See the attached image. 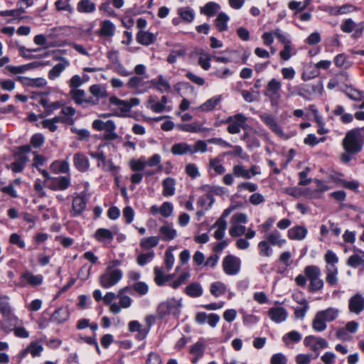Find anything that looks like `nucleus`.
I'll use <instances>...</instances> for the list:
<instances>
[{
	"instance_id": "f257e3e1",
	"label": "nucleus",
	"mask_w": 364,
	"mask_h": 364,
	"mask_svg": "<svg viewBox=\"0 0 364 364\" xmlns=\"http://www.w3.org/2000/svg\"><path fill=\"white\" fill-rule=\"evenodd\" d=\"M304 274H299L296 279V284L299 287H305L306 279L310 282L309 286V291L314 292L321 290L323 287V281L321 279V269L315 265H309L304 268Z\"/></svg>"
},
{
	"instance_id": "f03ea898",
	"label": "nucleus",
	"mask_w": 364,
	"mask_h": 364,
	"mask_svg": "<svg viewBox=\"0 0 364 364\" xmlns=\"http://www.w3.org/2000/svg\"><path fill=\"white\" fill-rule=\"evenodd\" d=\"M286 242L279 230H274L268 232L265 235L264 240L258 243L259 254L262 257H269L273 252L271 246L282 247Z\"/></svg>"
},
{
	"instance_id": "7ed1b4c3",
	"label": "nucleus",
	"mask_w": 364,
	"mask_h": 364,
	"mask_svg": "<svg viewBox=\"0 0 364 364\" xmlns=\"http://www.w3.org/2000/svg\"><path fill=\"white\" fill-rule=\"evenodd\" d=\"M360 129H353L348 131L342 141V145L346 154L353 155L362 150L363 141Z\"/></svg>"
},
{
	"instance_id": "20e7f679",
	"label": "nucleus",
	"mask_w": 364,
	"mask_h": 364,
	"mask_svg": "<svg viewBox=\"0 0 364 364\" xmlns=\"http://www.w3.org/2000/svg\"><path fill=\"white\" fill-rule=\"evenodd\" d=\"M207 151V144L205 141L198 140L195 144H189L186 142H179L173 144L171 152L174 155L181 156L193 154L196 153H204Z\"/></svg>"
},
{
	"instance_id": "39448f33",
	"label": "nucleus",
	"mask_w": 364,
	"mask_h": 364,
	"mask_svg": "<svg viewBox=\"0 0 364 364\" xmlns=\"http://www.w3.org/2000/svg\"><path fill=\"white\" fill-rule=\"evenodd\" d=\"M282 83L276 78H272L266 85L264 95L268 98L272 107H278L282 98Z\"/></svg>"
},
{
	"instance_id": "423d86ee",
	"label": "nucleus",
	"mask_w": 364,
	"mask_h": 364,
	"mask_svg": "<svg viewBox=\"0 0 364 364\" xmlns=\"http://www.w3.org/2000/svg\"><path fill=\"white\" fill-rule=\"evenodd\" d=\"M122 276L121 269L107 267L105 272L100 277L99 282L102 288L109 289L117 284L122 279Z\"/></svg>"
},
{
	"instance_id": "0eeeda50",
	"label": "nucleus",
	"mask_w": 364,
	"mask_h": 364,
	"mask_svg": "<svg viewBox=\"0 0 364 364\" xmlns=\"http://www.w3.org/2000/svg\"><path fill=\"white\" fill-rule=\"evenodd\" d=\"M181 302L176 299H169L161 302L157 308L156 314L159 318H164L169 314L178 315L181 311Z\"/></svg>"
},
{
	"instance_id": "6e6552de",
	"label": "nucleus",
	"mask_w": 364,
	"mask_h": 364,
	"mask_svg": "<svg viewBox=\"0 0 364 364\" xmlns=\"http://www.w3.org/2000/svg\"><path fill=\"white\" fill-rule=\"evenodd\" d=\"M247 117L242 114H236L233 116L229 117L226 119L228 124L227 130L230 134H238L241 129L247 130V125L246 124Z\"/></svg>"
},
{
	"instance_id": "1a4fd4ad",
	"label": "nucleus",
	"mask_w": 364,
	"mask_h": 364,
	"mask_svg": "<svg viewBox=\"0 0 364 364\" xmlns=\"http://www.w3.org/2000/svg\"><path fill=\"white\" fill-rule=\"evenodd\" d=\"M159 162L160 161H130L129 166L133 171L138 172L144 170L146 166L153 167L156 166L157 170L156 171H148L146 172V175L151 176L162 171V166L159 164Z\"/></svg>"
},
{
	"instance_id": "9d476101",
	"label": "nucleus",
	"mask_w": 364,
	"mask_h": 364,
	"mask_svg": "<svg viewBox=\"0 0 364 364\" xmlns=\"http://www.w3.org/2000/svg\"><path fill=\"white\" fill-rule=\"evenodd\" d=\"M148 76L134 75L131 77L127 82V87L130 89H134L138 93L145 92L151 88L150 81H146Z\"/></svg>"
},
{
	"instance_id": "9b49d317",
	"label": "nucleus",
	"mask_w": 364,
	"mask_h": 364,
	"mask_svg": "<svg viewBox=\"0 0 364 364\" xmlns=\"http://www.w3.org/2000/svg\"><path fill=\"white\" fill-rule=\"evenodd\" d=\"M69 95L71 99L77 105H82L84 103L90 105H97L98 104V100L94 99L93 97H86V93L85 90L81 89H73L70 90Z\"/></svg>"
},
{
	"instance_id": "f8f14e48",
	"label": "nucleus",
	"mask_w": 364,
	"mask_h": 364,
	"mask_svg": "<svg viewBox=\"0 0 364 364\" xmlns=\"http://www.w3.org/2000/svg\"><path fill=\"white\" fill-rule=\"evenodd\" d=\"M223 268L228 275H235L240 269V259L232 255H227L223 260Z\"/></svg>"
},
{
	"instance_id": "ddd939ff",
	"label": "nucleus",
	"mask_w": 364,
	"mask_h": 364,
	"mask_svg": "<svg viewBox=\"0 0 364 364\" xmlns=\"http://www.w3.org/2000/svg\"><path fill=\"white\" fill-rule=\"evenodd\" d=\"M261 120L277 135L287 139V135L284 134L281 127L277 124L276 119L271 114L264 113L259 116Z\"/></svg>"
},
{
	"instance_id": "4468645a",
	"label": "nucleus",
	"mask_w": 364,
	"mask_h": 364,
	"mask_svg": "<svg viewBox=\"0 0 364 364\" xmlns=\"http://www.w3.org/2000/svg\"><path fill=\"white\" fill-rule=\"evenodd\" d=\"M348 309L350 313L359 315L364 310V296L356 293L348 300Z\"/></svg>"
},
{
	"instance_id": "2eb2a0df",
	"label": "nucleus",
	"mask_w": 364,
	"mask_h": 364,
	"mask_svg": "<svg viewBox=\"0 0 364 364\" xmlns=\"http://www.w3.org/2000/svg\"><path fill=\"white\" fill-rule=\"evenodd\" d=\"M220 321V316L216 314H207L205 312H198L195 317V321L200 325L206 322L212 328H215Z\"/></svg>"
},
{
	"instance_id": "dca6fc26",
	"label": "nucleus",
	"mask_w": 364,
	"mask_h": 364,
	"mask_svg": "<svg viewBox=\"0 0 364 364\" xmlns=\"http://www.w3.org/2000/svg\"><path fill=\"white\" fill-rule=\"evenodd\" d=\"M87 205V200L85 197L79 195L75 197L73 200L71 215L73 217L80 215L85 210Z\"/></svg>"
},
{
	"instance_id": "f3484780",
	"label": "nucleus",
	"mask_w": 364,
	"mask_h": 364,
	"mask_svg": "<svg viewBox=\"0 0 364 364\" xmlns=\"http://www.w3.org/2000/svg\"><path fill=\"white\" fill-rule=\"evenodd\" d=\"M22 285L30 284L31 286H38L43 283V277L41 274H33L29 271L24 272L21 276Z\"/></svg>"
},
{
	"instance_id": "a211bd4d",
	"label": "nucleus",
	"mask_w": 364,
	"mask_h": 364,
	"mask_svg": "<svg viewBox=\"0 0 364 364\" xmlns=\"http://www.w3.org/2000/svg\"><path fill=\"white\" fill-rule=\"evenodd\" d=\"M150 85L151 87H155L161 93L169 92L171 90V85L162 75H159L157 78L150 80Z\"/></svg>"
},
{
	"instance_id": "6ab92c4d",
	"label": "nucleus",
	"mask_w": 364,
	"mask_h": 364,
	"mask_svg": "<svg viewBox=\"0 0 364 364\" xmlns=\"http://www.w3.org/2000/svg\"><path fill=\"white\" fill-rule=\"evenodd\" d=\"M270 318L276 323H281L286 320L287 312L283 307H272L268 311Z\"/></svg>"
},
{
	"instance_id": "aec40b11",
	"label": "nucleus",
	"mask_w": 364,
	"mask_h": 364,
	"mask_svg": "<svg viewBox=\"0 0 364 364\" xmlns=\"http://www.w3.org/2000/svg\"><path fill=\"white\" fill-rule=\"evenodd\" d=\"M307 229L304 226L296 225L288 230V237L294 240H302L307 235Z\"/></svg>"
},
{
	"instance_id": "412c9836",
	"label": "nucleus",
	"mask_w": 364,
	"mask_h": 364,
	"mask_svg": "<svg viewBox=\"0 0 364 364\" xmlns=\"http://www.w3.org/2000/svg\"><path fill=\"white\" fill-rule=\"evenodd\" d=\"M136 39L143 46H149L155 42L156 36L154 33L140 30L136 34Z\"/></svg>"
},
{
	"instance_id": "4be33fe9",
	"label": "nucleus",
	"mask_w": 364,
	"mask_h": 364,
	"mask_svg": "<svg viewBox=\"0 0 364 364\" xmlns=\"http://www.w3.org/2000/svg\"><path fill=\"white\" fill-rule=\"evenodd\" d=\"M160 239L164 241H171L176 236V230L169 224L162 225L159 230Z\"/></svg>"
},
{
	"instance_id": "5701e85b",
	"label": "nucleus",
	"mask_w": 364,
	"mask_h": 364,
	"mask_svg": "<svg viewBox=\"0 0 364 364\" xmlns=\"http://www.w3.org/2000/svg\"><path fill=\"white\" fill-rule=\"evenodd\" d=\"M242 139L245 141L249 147H258L259 146V141L256 136V132L251 128L245 132Z\"/></svg>"
},
{
	"instance_id": "b1692460",
	"label": "nucleus",
	"mask_w": 364,
	"mask_h": 364,
	"mask_svg": "<svg viewBox=\"0 0 364 364\" xmlns=\"http://www.w3.org/2000/svg\"><path fill=\"white\" fill-rule=\"evenodd\" d=\"M70 65L69 60H64L63 63H58L48 72V78L51 80H55Z\"/></svg>"
},
{
	"instance_id": "393cba45",
	"label": "nucleus",
	"mask_w": 364,
	"mask_h": 364,
	"mask_svg": "<svg viewBox=\"0 0 364 364\" xmlns=\"http://www.w3.org/2000/svg\"><path fill=\"white\" fill-rule=\"evenodd\" d=\"M185 294L188 296L196 298L200 296L203 293L202 286L198 282L189 284L184 289Z\"/></svg>"
},
{
	"instance_id": "a878e982",
	"label": "nucleus",
	"mask_w": 364,
	"mask_h": 364,
	"mask_svg": "<svg viewBox=\"0 0 364 364\" xmlns=\"http://www.w3.org/2000/svg\"><path fill=\"white\" fill-rule=\"evenodd\" d=\"M94 237L96 240L100 242H111L114 239V234L108 229L99 228L95 231Z\"/></svg>"
},
{
	"instance_id": "bb28decb",
	"label": "nucleus",
	"mask_w": 364,
	"mask_h": 364,
	"mask_svg": "<svg viewBox=\"0 0 364 364\" xmlns=\"http://www.w3.org/2000/svg\"><path fill=\"white\" fill-rule=\"evenodd\" d=\"M116 124L113 120L107 121V125L103 129L105 131L104 139L106 140H115L119 137V135L115 132Z\"/></svg>"
},
{
	"instance_id": "cd10ccee",
	"label": "nucleus",
	"mask_w": 364,
	"mask_h": 364,
	"mask_svg": "<svg viewBox=\"0 0 364 364\" xmlns=\"http://www.w3.org/2000/svg\"><path fill=\"white\" fill-rule=\"evenodd\" d=\"M357 251L358 253L351 255L347 261V265L353 268L364 265V252L360 250Z\"/></svg>"
},
{
	"instance_id": "c85d7f7f",
	"label": "nucleus",
	"mask_w": 364,
	"mask_h": 364,
	"mask_svg": "<svg viewBox=\"0 0 364 364\" xmlns=\"http://www.w3.org/2000/svg\"><path fill=\"white\" fill-rule=\"evenodd\" d=\"M163 196L165 197L172 196L175 193L176 181L172 178H166L163 181Z\"/></svg>"
},
{
	"instance_id": "c756f323",
	"label": "nucleus",
	"mask_w": 364,
	"mask_h": 364,
	"mask_svg": "<svg viewBox=\"0 0 364 364\" xmlns=\"http://www.w3.org/2000/svg\"><path fill=\"white\" fill-rule=\"evenodd\" d=\"M69 315L70 314L67 309L59 308L53 312L51 320L60 324L67 321L69 318Z\"/></svg>"
},
{
	"instance_id": "7c9ffc66",
	"label": "nucleus",
	"mask_w": 364,
	"mask_h": 364,
	"mask_svg": "<svg viewBox=\"0 0 364 364\" xmlns=\"http://www.w3.org/2000/svg\"><path fill=\"white\" fill-rule=\"evenodd\" d=\"M114 31L115 26L109 20H105L101 23L100 33L102 36L111 37L114 36Z\"/></svg>"
},
{
	"instance_id": "2f4dec72",
	"label": "nucleus",
	"mask_w": 364,
	"mask_h": 364,
	"mask_svg": "<svg viewBox=\"0 0 364 364\" xmlns=\"http://www.w3.org/2000/svg\"><path fill=\"white\" fill-rule=\"evenodd\" d=\"M130 289V287H126L118 291L117 296L119 298V305L122 308L127 309L132 305V299L129 296L124 294V292L129 291Z\"/></svg>"
},
{
	"instance_id": "473e14b6",
	"label": "nucleus",
	"mask_w": 364,
	"mask_h": 364,
	"mask_svg": "<svg viewBox=\"0 0 364 364\" xmlns=\"http://www.w3.org/2000/svg\"><path fill=\"white\" fill-rule=\"evenodd\" d=\"M339 311L335 308H328L317 312L326 322L334 321L338 316Z\"/></svg>"
},
{
	"instance_id": "72a5a7b5",
	"label": "nucleus",
	"mask_w": 364,
	"mask_h": 364,
	"mask_svg": "<svg viewBox=\"0 0 364 364\" xmlns=\"http://www.w3.org/2000/svg\"><path fill=\"white\" fill-rule=\"evenodd\" d=\"M43 349L42 343L38 341H32L27 346V350L33 358L41 356Z\"/></svg>"
},
{
	"instance_id": "f704fd0d",
	"label": "nucleus",
	"mask_w": 364,
	"mask_h": 364,
	"mask_svg": "<svg viewBox=\"0 0 364 364\" xmlns=\"http://www.w3.org/2000/svg\"><path fill=\"white\" fill-rule=\"evenodd\" d=\"M226 291V285L221 282H213L210 286V291L215 297H219L225 294Z\"/></svg>"
},
{
	"instance_id": "c9c22d12",
	"label": "nucleus",
	"mask_w": 364,
	"mask_h": 364,
	"mask_svg": "<svg viewBox=\"0 0 364 364\" xmlns=\"http://www.w3.org/2000/svg\"><path fill=\"white\" fill-rule=\"evenodd\" d=\"M314 181L316 184V188L311 191L310 196L313 198H319L323 192L329 189V187L321 180L314 179Z\"/></svg>"
},
{
	"instance_id": "e433bc0d",
	"label": "nucleus",
	"mask_w": 364,
	"mask_h": 364,
	"mask_svg": "<svg viewBox=\"0 0 364 364\" xmlns=\"http://www.w3.org/2000/svg\"><path fill=\"white\" fill-rule=\"evenodd\" d=\"M50 168L55 173H67L69 171V165L66 161H54Z\"/></svg>"
},
{
	"instance_id": "4c0bfd02",
	"label": "nucleus",
	"mask_w": 364,
	"mask_h": 364,
	"mask_svg": "<svg viewBox=\"0 0 364 364\" xmlns=\"http://www.w3.org/2000/svg\"><path fill=\"white\" fill-rule=\"evenodd\" d=\"M9 297L6 295H0V310L4 316L11 315L12 310L9 302Z\"/></svg>"
},
{
	"instance_id": "58836bf2",
	"label": "nucleus",
	"mask_w": 364,
	"mask_h": 364,
	"mask_svg": "<svg viewBox=\"0 0 364 364\" xmlns=\"http://www.w3.org/2000/svg\"><path fill=\"white\" fill-rule=\"evenodd\" d=\"M220 9L218 4L215 2H208L201 8L200 12L208 16H213Z\"/></svg>"
},
{
	"instance_id": "ea45409f",
	"label": "nucleus",
	"mask_w": 364,
	"mask_h": 364,
	"mask_svg": "<svg viewBox=\"0 0 364 364\" xmlns=\"http://www.w3.org/2000/svg\"><path fill=\"white\" fill-rule=\"evenodd\" d=\"M228 21L229 16L226 14L222 12L218 14L215 19V25L220 32L227 29Z\"/></svg>"
},
{
	"instance_id": "a19ab883",
	"label": "nucleus",
	"mask_w": 364,
	"mask_h": 364,
	"mask_svg": "<svg viewBox=\"0 0 364 364\" xmlns=\"http://www.w3.org/2000/svg\"><path fill=\"white\" fill-rule=\"evenodd\" d=\"M221 101V96L217 95L208 100L203 105H200V108L203 111L208 112L213 110Z\"/></svg>"
},
{
	"instance_id": "79ce46f5",
	"label": "nucleus",
	"mask_w": 364,
	"mask_h": 364,
	"mask_svg": "<svg viewBox=\"0 0 364 364\" xmlns=\"http://www.w3.org/2000/svg\"><path fill=\"white\" fill-rule=\"evenodd\" d=\"M77 9L81 13H91L95 9V4L90 0H81L78 2Z\"/></svg>"
},
{
	"instance_id": "37998d69",
	"label": "nucleus",
	"mask_w": 364,
	"mask_h": 364,
	"mask_svg": "<svg viewBox=\"0 0 364 364\" xmlns=\"http://www.w3.org/2000/svg\"><path fill=\"white\" fill-rule=\"evenodd\" d=\"M41 65V63L33 62L30 63L26 65H21V66H11L9 68L10 72L14 74L17 73H23L27 71L29 69L37 68L38 65Z\"/></svg>"
},
{
	"instance_id": "c03bdc74",
	"label": "nucleus",
	"mask_w": 364,
	"mask_h": 364,
	"mask_svg": "<svg viewBox=\"0 0 364 364\" xmlns=\"http://www.w3.org/2000/svg\"><path fill=\"white\" fill-rule=\"evenodd\" d=\"M178 14L181 16V18L188 22L191 23L193 21L195 14L193 11L189 7H181L179 8L177 11Z\"/></svg>"
},
{
	"instance_id": "a18cd8bd",
	"label": "nucleus",
	"mask_w": 364,
	"mask_h": 364,
	"mask_svg": "<svg viewBox=\"0 0 364 364\" xmlns=\"http://www.w3.org/2000/svg\"><path fill=\"white\" fill-rule=\"evenodd\" d=\"M159 240L158 236L144 237L140 241V246L144 249H151L158 245Z\"/></svg>"
},
{
	"instance_id": "49530a36",
	"label": "nucleus",
	"mask_w": 364,
	"mask_h": 364,
	"mask_svg": "<svg viewBox=\"0 0 364 364\" xmlns=\"http://www.w3.org/2000/svg\"><path fill=\"white\" fill-rule=\"evenodd\" d=\"M301 90L309 93V95H321L323 91V85L321 82H318L316 84L313 85H305L302 87Z\"/></svg>"
},
{
	"instance_id": "de8ad7c7",
	"label": "nucleus",
	"mask_w": 364,
	"mask_h": 364,
	"mask_svg": "<svg viewBox=\"0 0 364 364\" xmlns=\"http://www.w3.org/2000/svg\"><path fill=\"white\" fill-rule=\"evenodd\" d=\"M109 103L118 107L119 110L122 112H129V107L128 106L127 100H122L115 96L109 97Z\"/></svg>"
},
{
	"instance_id": "09e8293b",
	"label": "nucleus",
	"mask_w": 364,
	"mask_h": 364,
	"mask_svg": "<svg viewBox=\"0 0 364 364\" xmlns=\"http://www.w3.org/2000/svg\"><path fill=\"white\" fill-rule=\"evenodd\" d=\"M213 56L204 51H201L200 53V57L198 59V64L200 66L205 70H208L210 68V60H212Z\"/></svg>"
},
{
	"instance_id": "8fccbe9b",
	"label": "nucleus",
	"mask_w": 364,
	"mask_h": 364,
	"mask_svg": "<svg viewBox=\"0 0 364 364\" xmlns=\"http://www.w3.org/2000/svg\"><path fill=\"white\" fill-rule=\"evenodd\" d=\"M343 92L350 99L355 101H360L364 97L362 91L353 89L351 87H346Z\"/></svg>"
},
{
	"instance_id": "3c124183",
	"label": "nucleus",
	"mask_w": 364,
	"mask_h": 364,
	"mask_svg": "<svg viewBox=\"0 0 364 364\" xmlns=\"http://www.w3.org/2000/svg\"><path fill=\"white\" fill-rule=\"evenodd\" d=\"M312 328L318 332L323 331L327 328L326 322L317 313L313 320Z\"/></svg>"
},
{
	"instance_id": "603ef678",
	"label": "nucleus",
	"mask_w": 364,
	"mask_h": 364,
	"mask_svg": "<svg viewBox=\"0 0 364 364\" xmlns=\"http://www.w3.org/2000/svg\"><path fill=\"white\" fill-rule=\"evenodd\" d=\"M227 223L216 221L213 227H216L217 230L215 231L214 237L216 240H222L224 237L225 230L227 229Z\"/></svg>"
},
{
	"instance_id": "864d4df0",
	"label": "nucleus",
	"mask_w": 364,
	"mask_h": 364,
	"mask_svg": "<svg viewBox=\"0 0 364 364\" xmlns=\"http://www.w3.org/2000/svg\"><path fill=\"white\" fill-rule=\"evenodd\" d=\"M97 166L101 167L105 171H110L113 174H116L119 170V167L114 166L112 161H99Z\"/></svg>"
},
{
	"instance_id": "5fc2aeb1",
	"label": "nucleus",
	"mask_w": 364,
	"mask_h": 364,
	"mask_svg": "<svg viewBox=\"0 0 364 364\" xmlns=\"http://www.w3.org/2000/svg\"><path fill=\"white\" fill-rule=\"evenodd\" d=\"M56 188L60 191L67 189L70 185V179L68 176H60L54 179Z\"/></svg>"
},
{
	"instance_id": "6e6d98bb",
	"label": "nucleus",
	"mask_w": 364,
	"mask_h": 364,
	"mask_svg": "<svg viewBox=\"0 0 364 364\" xmlns=\"http://www.w3.org/2000/svg\"><path fill=\"white\" fill-rule=\"evenodd\" d=\"M155 256L154 251L147 252V253H141L138 255L136 258V262L140 266H144L148 262H151Z\"/></svg>"
},
{
	"instance_id": "4d7b16f0",
	"label": "nucleus",
	"mask_w": 364,
	"mask_h": 364,
	"mask_svg": "<svg viewBox=\"0 0 364 364\" xmlns=\"http://www.w3.org/2000/svg\"><path fill=\"white\" fill-rule=\"evenodd\" d=\"M233 173L239 178H250V171L242 165L235 166L233 167Z\"/></svg>"
},
{
	"instance_id": "13d9d810",
	"label": "nucleus",
	"mask_w": 364,
	"mask_h": 364,
	"mask_svg": "<svg viewBox=\"0 0 364 364\" xmlns=\"http://www.w3.org/2000/svg\"><path fill=\"white\" fill-rule=\"evenodd\" d=\"M205 346L203 343L198 341L193 345L190 349V353L198 358H201L204 354Z\"/></svg>"
},
{
	"instance_id": "bf43d9fd",
	"label": "nucleus",
	"mask_w": 364,
	"mask_h": 364,
	"mask_svg": "<svg viewBox=\"0 0 364 364\" xmlns=\"http://www.w3.org/2000/svg\"><path fill=\"white\" fill-rule=\"evenodd\" d=\"M90 92L99 100V98L106 96V91L100 85H93L89 88Z\"/></svg>"
},
{
	"instance_id": "052dcab7",
	"label": "nucleus",
	"mask_w": 364,
	"mask_h": 364,
	"mask_svg": "<svg viewBox=\"0 0 364 364\" xmlns=\"http://www.w3.org/2000/svg\"><path fill=\"white\" fill-rule=\"evenodd\" d=\"M147 107L156 113L162 112L165 109L164 107L159 102H156L152 97H150L147 101Z\"/></svg>"
},
{
	"instance_id": "680f3d73",
	"label": "nucleus",
	"mask_w": 364,
	"mask_h": 364,
	"mask_svg": "<svg viewBox=\"0 0 364 364\" xmlns=\"http://www.w3.org/2000/svg\"><path fill=\"white\" fill-rule=\"evenodd\" d=\"M178 128L180 130L191 133H196L203 131L202 127L198 124H179L178 125Z\"/></svg>"
},
{
	"instance_id": "e2e57ef3",
	"label": "nucleus",
	"mask_w": 364,
	"mask_h": 364,
	"mask_svg": "<svg viewBox=\"0 0 364 364\" xmlns=\"http://www.w3.org/2000/svg\"><path fill=\"white\" fill-rule=\"evenodd\" d=\"M328 346V343L326 340L323 338L317 337L316 340V343L312 346L311 349L316 353L315 358H316L319 355L318 350L326 348Z\"/></svg>"
},
{
	"instance_id": "0e129e2a",
	"label": "nucleus",
	"mask_w": 364,
	"mask_h": 364,
	"mask_svg": "<svg viewBox=\"0 0 364 364\" xmlns=\"http://www.w3.org/2000/svg\"><path fill=\"white\" fill-rule=\"evenodd\" d=\"M23 14V8L20 6V9H16L12 10H5L0 11V16H12L14 19L21 18L20 16Z\"/></svg>"
},
{
	"instance_id": "69168bd1",
	"label": "nucleus",
	"mask_w": 364,
	"mask_h": 364,
	"mask_svg": "<svg viewBox=\"0 0 364 364\" xmlns=\"http://www.w3.org/2000/svg\"><path fill=\"white\" fill-rule=\"evenodd\" d=\"M154 281L158 286H163L165 284V274L161 268L155 267L154 268Z\"/></svg>"
},
{
	"instance_id": "338daca9",
	"label": "nucleus",
	"mask_w": 364,
	"mask_h": 364,
	"mask_svg": "<svg viewBox=\"0 0 364 364\" xmlns=\"http://www.w3.org/2000/svg\"><path fill=\"white\" fill-rule=\"evenodd\" d=\"M294 54H296V51L294 50L291 44L284 46V49L279 53L280 58L284 60H289Z\"/></svg>"
},
{
	"instance_id": "774afa93",
	"label": "nucleus",
	"mask_w": 364,
	"mask_h": 364,
	"mask_svg": "<svg viewBox=\"0 0 364 364\" xmlns=\"http://www.w3.org/2000/svg\"><path fill=\"white\" fill-rule=\"evenodd\" d=\"M173 205L170 202H164L160 207V213L164 218H168L173 213Z\"/></svg>"
}]
</instances>
